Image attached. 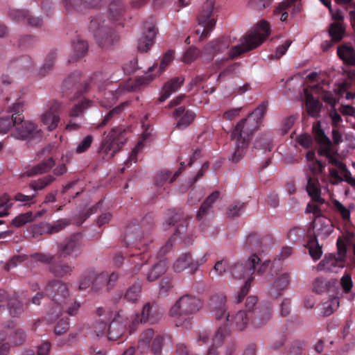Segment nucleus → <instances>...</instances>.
I'll return each instance as SVG.
<instances>
[{
    "label": "nucleus",
    "mask_w": 355,
    "mask_h": 355,
    "mask_svg": "<svg viewBox=\"0 0 355 355\" xmlns=\"http://www.w3.org/2000/svg\"><path fill=\"white\" fill-rule=\"evenodd\" d=\"M268 105V101H263L245 119H241L232 131L230 137L235 148L230 158L232 162H239L243 157L252 135L261 125Z\"/></svg>",
    "instance_id": "obj_1"
},
{
    "label": "nucleus",
    "mask_w": 355,
    "mask_h": 355,
    "mask_svg": "<svg viewBox=\"0 0 355 355\" xmlns=\"http://www.w3.org/2000/svg\"><path fill=\"white\" fill-rule=\"evenodd\" d=\"M269 35V23L265 20L260 21L254 30L245 34L241 44L234 46L230 49L227 58L216 61V69H220L227 60H233L245 52L256 49L263 42Z\"/></svg>",
    "instance_id": "obj_2"
},
{
    "label": "nucleus",
    "mask_w": 355,
    "mask_h": 355,
    "mask_svg": "<svg viewBox=\"0 0 355 355\" xmlns=\"http://www.w3.org/2000/svg\"><path fill=\"white\" fill-rule=\"evenodd\" d=\"M44 291L52 301L51 306L46 311L45 320L49 323H53L60 316L64 306L68 302L69 288L66 283L53 279L47 283Z\"/></svg>",
    "instance_id": "obj_3"
},
{
    "label": "nucleus",
    "mask_w": 355,
    "mask_h": 355,
    "mask_svg": "<svg viewBox=\"0 0 355 355\" xmlns=\"http://www.w3.org/2000/svg\"><path fill=\"white\" fill-rule=\"evenodd\" d=\"M337 254L326 255L318 264V270L332 272H338L340 268L344 267V261L347 254L352 257L355 262V236L350 234L345 240L338 239L336 242Z\"/></svg>",
    "instance_id": "obj_4"
},
{
    "label": "nucleus",
    "mask_w": 355,
    "mask_h": 355,
    "mask_svg": "<svg viewBox=\"0 0 355 355\" xmlns=\"http://www.w3.org/2000/svg\"><path fill=\"white\" fill-rule=\"evenodd\" d=\"M202 306V301L191 295H184L179 298L169 311L170 315L175 318L176 327L185 329L191 327V315L197 313Z\"/></svg>",
    "instance_id": "obj_5"
},
{
    "label": "nucleus",
    "mask_w": 355,
    "mask_h": 355,
    "mask_svg": "<svg viewBox=\"0 0 355 355\" xmlns=\"http://www.w3.org/2000/svg\"><path fill=\"white\" fill-rule=\"evenodd\" d=\"M89 30L92 33L98 45L103 49L112 48L119 40L116 33L106 23L103 15L92 17Z\"/></svg>",
    "instance_id": "obj_6"
},
{
    "label": "nucleus",
    "mask_w": 355,
    "mask_h": 355,
    "mask_svg": "<svg viewBox=\"0 0 355 355\" xmlns=\"http://www.w3.org/2000/svg\"><path fill=\"white\" fill-rule=\"evenodd\" d=\"M126 134L127 130L123 127L113 128L102 139L97 150L98 155L106 161L113 158L125 144L128 139Z\"/></svg>",
    "instance_id": "obj_7"
},
{
    "label": "nucleus",
    "mask_w": 355,
    "mask_h": 355,
    "mask_svg": "<svg viewBox=\"0 0 355 355\" xmlns=\"http://www.w3.org/2000/svg\"><path fill=\"white\" fill-rule=\"evenodd\" d=\"M313 235L311 236L307 243L310 256L314 260H318L322 254V247L319 245L318 237L325 239L333 232L331 222L327 218H318L312 223Z\"/></svg>",
    "instance_id": "obj_8"
},
{
    "label": "nucleus",
    "mask_w": 355,
    "mask_h": 355,
    "mask_svg": "<svg viewBox=\"0 0 355 355\" xmlns=\"http://www.w3.org/2000/svg\"><path fill=\"white\" fill-rule=\"evenodd\" d=\"M80 73L75 71L69 76L64 80V86L69 88L70 85L74 86L80 95L87 93L90 88L97 87L101 89L104 83L110 78L109 75L102 71L95 72L90 78L86 81H80Z\"/></svg>",
    "instance_id": "obj_9"
},
{
    "label": "nucleus",
    "mask_w": 355,
    "mask_h": 355,
    "mask_svg": "<svg viewBox=\"0 0 355 355\" xmlns=\"http://www.w3.org/2000/svg\"><path fill=\"white\" fill-rule=\"evenodd\" d=\"M215 0H207L202 5V9L198 16V24L203 27L202 31L197 29L196 33L200 34L201 40L206 39L210 32L215 27L216 19L214 17L213 10Z\"/></svg>",
    "instance_id": "obj_10"
},
{
    "label": "nucleus",
    "mask_w": 355,
    "mask_h": 355,
    "mask_svg": "<svg viewBox=\"0 0 355 355\" xmlns=\"http://www.w3.org/2000/svg\"><path fill=\"white\" fill-rule=\"evenodd\" d=\"M11 136L27 143H37L42 140V132L38 126L31 121H24L16 124Z\"/></svg>",
    "instance_id": "obj_11"
},
{
    "label": "nucleus",
    "mask_w": 355,
    "mask_h": 355,
    "mask_svg": "<svg viewBox=\"0 0 355 355\" xmlns=\"http://www.w3.org/2000/svg\"><path fill=\"white\" fill-rule=\"evenodd\" d=\"M83 237L80 233H76L66 238L58 245V253L60 257L77 258L83 252Z\"/></svg>",
    "instance_id": "obj_12"
},
{
    "label": "nucleus",
    "mask_w": 355,
    "mask_h": 355,
    "mask_svg": "<svg viewBox=\"0 0 355 355\" xmlns=\"http://www.w3.org/2000/svg\"><path fill=\"white\" fill-rule=\"evenodd\" d=\"M153 227V217L150 214H146L141 220L140 225L129 224L125 230L123 242L126 247L134 243V241L141 239L143 236L141 231H149Z\"/></svg>",
    "instance_id": "obj_13"
},
{
    "label": "nucleus",
    "mask_w": 355,
    "mask_h": 355,
    "mask_svg": "<svg viewBox=\"0 0 355 355\" xmlns=\"http://www.w3.org/2000/svg\"><path fill=\"white\" fill-rule=\"evenodd\" d=\"M173 50H168L166 51L162 57L159 68H157V64L149 67L144 76L135 79V86L140 87L149 84L156 76H159L164 71H165L167 66L173 60Z\"/></svg>",
    "instance_id": "obj_14"
},
{
    "label": "nucleus",
    "mask_w": 355,
    "mask_h": 355,
    "mask_svg": "<svg viewBox=\"0 0 355 355\" xmlns=\"http://www.w3.org/2000/svg\"><path fill=\"white\" fill-rule=\"evenodd\" d=\"M261 258L257 254H252L247 260L234 263L230 267V272L235 279H243L255 273L256 263H259Z\"/></svg>",
    "instance_id": "obj_15"
},
{
    "label": "nucleus",
    "mask_w": 355,
    "mask_h": 355,
    "mask_svg": "<svg viewBox=\"0 0 355 355\" xmlns=\"http://www.w3.org/2000/svg\"><path fill=\"white\" fill-rule=\"evenodd\" d=\"M162 315L156 303H146L143 306L141 314L137 315L132 322L131 331H134L133 328L139 323H157L162 318Z\"/></svg>",
    "instance_id": "obj_16"
},
{
    "label": "nucleus",
    "mask_w": 355,
    "mask_h": 355,
    "mask_svg": "<svg viewBox=\"0 0 355 355\" xmlns=\"http://www.w3.org/2000/svg\"><path fill=\"white\" fill-rule=\"evenodd\" d=\"M128 322L125 313L120 310L114 313L107 329V338L110 340H117L125 334Z\"/></svg>",
    "instance_id": "obj_17"
},
{
    "label": "nucleus",
    "mask_w": 355,
    "mask_h": 355,
    "mask_svg": "<svg viewBox=\"0 0 355 355\" xmlns=\"http://www.w3.org/2000/svg\"><path fill=\"white\" fill-rule=\"evenodd\" d=\"M107 0H61L67 13L84 12L101 7Z\"/></svg>",
    "instance_id": "obj_18"
},
{
    "label": "nucleus",
    "mask_w": 355,
    "mask_h": 355,
    "mask_svg": "<svg viewBox=\"0 0 355 355\" xmlns=\"http://www.w3.org/2000/svg\"><path fill=\"white\" fill-rule=\"evenodd\" d=\"M270 238L261 236L257 233H251L246 238L243 248L247 251L254 252L252 254L261 255L269 249Z\"/></svg>",
    "instance_id": "obj_19"
},
{
    "label": "nucleus",
    "mask_w": 355,
    "mask_h": 355,
    "mask_svg": "<svg viewBox=\"0 0 355 355\" xmlns=\"http://www.w3.org/2000/svg\"><path fill=\"white\" fill-rule=\"evenodd\" d=\"M227 297L223 293L213 295L209 301V310L212 317L219 320L223 318H226L227 313Z\"/></svg>",
    "instance_id": "obj_20"
},
{
    "label": "nucleus",
    "mask_w": 355,
    "mask_h": 355,
    "mask_svg": "<svg viewBox=\"0 0 355 355\" xmlns=\"http://www.w3.org/2000/svg\"><path fill=\"white\" fill-rule=\"evenodd\" d=\"M61 107L60 103L53 101L51 103L48 109L42 114L41 121L47 126L49 131L55 130L60 123L59 112Z\"/></svg>",
    "instance_id": "obj_21"
},
{
    "label": "nucleus",
    "mask_w": 355,
    "mask_h": 355,
    "mask_svg": "<svg viewBox=\"0 0 355 355\" xmlns=\"http://www.w3.org/2000/svg\"><path fill=\"white\" fill-rule=\"evenodd\" d=\"M168 215L169 217L166 223H164V226L166 229L171 225L175 226L174 235L179 236L180 239H184V235L187 232L189 224L187 220L183 218L180 211L175 213L169 211Z\"/></svg>",
    "instance_id": "obj_22"
},
{
    "label": "nucleus",
    "mask_w": 355,
    "mask_h": 355,
    "mask_svg": "<svg viewBox=\"0 0 355 355\" xmlns=\"http://www.w3.org/2000/svg\"><path fill=\"white\" fill-rule=\"evenodd\" d=\"M250 325L254 329L263 327L272 317V309L269 307L255 308L248 311Z\"/></svg>",
    "instance_id": "obj_23"
},
{
    "label": "nucleus",
    "mask_w": 355,
    "mask_h": 355,
    "mask_svg": "<svg viewBox=\"0 0 355 355\" xmlns=\"http://www.w3.org/2000/svg\"><path fill=\"white\" fill-rule=\"evenodd\" d=\"M225 324L230 329L243 331L248 325H250L248 312L240 310L235 313H228L225 318Z\"/></svg>",
    "instance_id": "obj_24"
},
{
    "label": "nucleus",
    "mask_w": 355,
    "mask_h": 355,
    "mask_svg": "<svg viewBox=\"0 0 355 355\" xmlns=\"http://www.w3.org/2000/svg\"><path fill=\"white\" fill-rule=\"evenodd\" d=\"M144 28L143 35L138 40L137 49L141 52H147L152 47L157 35V28L153 23L146 21Z\"/></svg>",
    "instance_id": "obj_25"
},
{
    "label": "nucleus",
    "mask_w": 355,
    "mask_h": 355,
    "mask_svg": "<svg viewBox=\"0 0 355 355\" xmlns=\"http://www.w3.org/2000/svg\"><path fill=\"white\" fill-rule=\"evenodd\" d=\"M230 40L225 37H219L208 42L203 49V53L212 60L214 56L228 49Z\"/></svg>",
    "instance_id": "obj_26"
},
{
    "label": "nucleus",
    "mask_w": 355,
    "mask_h": 355,
    "mask_svg": "<svg viewBox=\"0 0 355 355\" xmlns=\"http://www.w3.org/2000/svg\"><path fill=\"white\" fill-rule=\"evenodd\" d=\"M290 284V274L283 272L278 275L268 287V293L273 298H278L287 289Z\"/></svg>",
    "instance_id": "obj_27"
},
{
    "label": "nucleus",
    "mask_w": 355,
    "mask_h": 355,
    "mask_svg": "<svg viewBox=\"0 0 355 355\" xmlns=\"http://www.w3.org/2000/svg\"><path fill=\"white\" fill-rule=\"evenodd\" d=\"M173 116L177 120L176 127L181 130L189 126L196 117V114L193 111L186 110L184 106L176 108Z\"/></svg>",
    "instance_id": "obj_28"
},
{
    "label": "nucleus",
    "mask_w": 355,
    "mask_h": 355,
    "mask_svg": "<svg viewBox=\"0 0 355 355\" xmlns=\"http://www.w3.org/2000/svg\"><path fill=\"white\" fill-rule=\"evenodd\" d=\"M306 190L312 202L319 204L327 203L326 200L321 197L320 184L317 178H308Z\"/></svg>",
    "instance_id": "obj_29"
},
{
    "label": "nucleus",
    "mask_w": 355,
    "mask_h": 355,
    "mask_svg": "<svg viewBox=\"0 0 355 355\" xmlns=\"http://www.w3.org/2000/svg\"><path fill=\"white\" fill-rule=\"evenodd\" d=\"M89 45L87 41L78 38L71 44V51L69 56V62L78 61L83 58L88 51Z\"/></svg>",
    "instance_id": "obj_30"
},
{
    "label": "nucleus",
    "mask_w": 355,
    "mask_h": 355,
    "mask_svg": "<svg viewBox=\"0 0 355 355\" xmlns=\"http://www.w3.org/2000/svg\"><path fill=\"white\" fill-rule=\"evenodd\" d=\"M337 55L344 64L349 66L355 65V50L352 46L346 44L338 46Z\"/></svg>",
    "instance_id": "obj_31"
},
{
    "label": "nucleus",
    "mask_w": 355,
    "mask_h": 355,
    "mask_svg": "<svg viewBox=\"0 0 355 355\" xmlns=\"http://www.w3.org/2000/svg\"><path fill=\"white\" fill-rule=\"evenodd\" d=\"M305 106L308 114L312 117H317L320 112L321 103L315 98L313 94L309 93L307 89L304 90Z\"/></svg>",
    "instance_id": "obj_32"
},
{
    "label": "nucleus",
    "mask_w": 355,
    "mask_h": 355,
    "mask_svg": "<svg viewBox=\"0 0 355 355\" xmlns=\"http://www.w3.org/2000/svg\"><path fill=\"white\" fill-rule=\"evenodd\" d=\"M13 322H10L8 325V331H9V342L15 345H20L24 343L26 340V332L20 328L14 329ZM8 332L6 333V335Z\"/></svg>",
    "instance_id": "obj_33"
},
{
    "label": "nucleus",
    "mask_w": 355,
    "mask_h": 355,
    "mask_svg": "<svg viewBox=\"0 0 355 355\" xmlns=\"http://www.w3.org/2000/svg\"><path fill=\"white\" fill-rule=\"evenodd\" d=\"M73 270V267L66 262H53L49 268V271L57 277H64L67 275H71Z\"/></svg>",
    "instance_id": "obj_34"
},
{
    "label": "nucleus",
    "mask_w": 355,
    "mask_h": 355,
    "mask_svg": "<svg viewBox=\"0 0 355 355\" xmlns=\"http://www.w3.org/2000/svg\"><path fill=\"white\" fill-rule=\"evenodd\" d=\"M186 268L193 272V257L190 253L182 254L173 263V270L176 272H181Z\"/></svg>",
    "instance_id": "obj_35"
},
{
    "label": "nucleus",
    "mask_w": 355,
    "mask_h": 355,
    "mask_svg": "<svg viewBox=\"0 0 355 355\" xmlns=\"http://www.w3.org/2000/svg\"><path fill=\"white\" fill-rule=\"evenodd\" d=\"M55 165V160L53 157H50L37 165L28 169L26 174L28 177L48 173Z\"/></svg>",
    "instance_id": "obj_36"
},
{
    "label": "nucleus",
    "mask_w": 355,
    "mask_h": 355,
    "mask_svg": "<svg viewBox=\"0 0 355 355\" xmlns=\"http://www.w3.org/2000/svg\"><path fill=\"white\" fill-rule=\"evenodd\" d=\"M168 340L172 343V336L166 333L154 336L150 349L155 355H160L162 351V347L165 340Z\"/></svg>",
    "instance_id": "obj_37"
},
{
    "label": "nucleus",
    "mask_w": 355,
    "mask_h": 355,
    "mask_svg": "<svg viewBox=\"0 0 355 355\" xmlns=\"http://www.w3.org/2000/svg\"><path fill=\"white\" fill-rule=\"evenodd\" d=\"M154 334L152 329H148L141 334L137 345V349L141 353H145L150 349Z\"/></svg>",
    "instance_id": "obj_38"
},
{
    "label": "nucleus",
    "mask_w": 355,
    "mask_h": 355,
    "mask_svg": "<svg viewBox=\"0 0 355 355\" xmlns=\"http://www.w3.org/2000/svg\"><path fill=\"white\" fill-rule=\"evenodd\" d=\"M24 119V116H10L7 115L0 117V134L7 133L12 127L19 123Z\"/></svg>",
    "instance_id": "obj_39"
},
{
    "label": "nucleus",
    "mask_w": 355,
    "mask_h": 355,
    "mask_svg": "<svg viewBox=\"0 0 355 355\" xmlns=\"http://www.w3.org/2000/svg\"><path fill=\"white\" fill-rule=\"evenodd\" d=\"M168 263L166 259H161L158 263L155 264L152 269L148 272L146 276L148 281L153 282L156 280L166 271Z\"/></svg>",
    "instance_id": "obj_40"
},
{
    "label": "nucleus",
    "mask_w": 355,
    "mask_h": 355,
    "mask_svg": "<svg viewBox=\"0 0 355 355\" xmlns=\"http://www.w3.org/2000/svg\"><path fill=\"white\" fill-rule=\"evenodd\" d=\"M210 209L211 208L209 207V205H207L206 203L202 202L198 211L196 218L200 223L199 227L202 232H205L207 228L210 226V221L207 220Z\"/></svg>",
    "instance_id": "obj_41"
},
{
    "label": "nucleus",
    "mask_w": 355,
    "mask_h": 355,
    "mask_svg": "<svg viewBox=\"0 0 355 355\" xmlns=\"http://www.w3.org/2000/svg\"><path fill=\"white\" fill-rule=\"evenodd\" d=\"M328 32L333 42L337 43L344 37L345 28L340 22H334L330 24Z\"/></svg>",
    "instance_id": "obj_42"
},
{
    "label": "nucleus",
    "mask_w": 355,
    "mask_h": 355,
    "mask_svg": "<svg viewBox=\"0 0 355 355\" xmlns=\"http://www.w3.org/2000/svg\"><path fill=\"white\" fill-rule=\"evenodd\" d=\"M96 277V271L94 270H87L83 272L78 280V289L80 291H85L92 287L94 278Z\"/></svg>",
    "instance_id": "obj_43"
},
{
    "label": "nucleus",
    "mask_w": 355,
    "mask_h": 355,
    "mask_svg": "<svg viewBox=\"0 0 355 355\" xmlns=\"http://www.w3.org/2000/svg\"><path fill=\"white\" fill-rule=\"evenodd\" d=\"M107 280V273L96 272V277L93 279L91 291L95 293L102 292L104 289L106 291V282Z\"/></svg>",
    "instance_id": "obj_44"
},
{
    "label": "nucleus",
    "mask_w": 355,
    "mask_h": 355,
    "mask_svg": "<svg viewBox=\"0 0 355 355\" xmlns=\"http://www.w3.org/2000/svg\"><path fill=\"white\" fill-rule=\"evenodd\" d=\"M125 10V5L121 0H114L109 6V15L112 20H119Z\"/></svg>",
    "instance_id": "obj_45"
},
{
    "label": "nucleus",
    "mask_w": 355,
    "mask_h": 355,
    "mask_svg": "<svg viewBox=\"0 0 355 355\" xmlns=\"http://www.w3.org/2000/svg\"><path fill=\"white\" fill-rule=\"evenodd\" d=\"M56 58V50L50 51L44 59L42 67L40 69V74L41 76H45L49 71L53 69Z\"/></svg>",
    "instance_id": "obj_46"
},
{
    "label": "nucleus",
    "mask_w": 355,
    "mask_h": 355,
    "mask_svg": "<svg viewBox=\"0 0 355 355\" xmlns=\"http://www.w3.org/2000/svg\"><path fill=\"white\" fill-rule=\"evenodd\" d=\"M55 180V178L53 175H48L36 180L31 181L29 184V187L35 191H41L50 185Z\"/></svg>",
    "instance_id": "obj_47"
},
{
    "label": "nucleus",
    "mask_w": 355,
    "mask_h": 355,
    "mask_svg": "<svg viewBox=\"0 0 355 355\" xmlns=\"http://www.w3.org/2000/svg\"><path fill=\"white\" fill-rule=\"evenodd\" d=\"M141 291V284L137 282L126 291L124 298L130 302L135 303L140 297Z\"/></svg>",
    "instance_id": "obj_48"
},
{
    "label": "nucleus",
    "mask_w": 355,
    "mask_h": 355,
    "mask_svg": "<svg viewBox=\"0 0 355 355\" xmlns=\"http://www.w3.org/2000/svg\"><path fill=\"white\" fill-rule=\"evenodd\" d=\"M34 66V62L28 55H24L19 58L12 60L9 64V68H19L20 69H30Z\"/></svg>",
    "instance_id": "obj_49"
},
{
    "label": "nucleus",
    "mask_w": 355,
    "mask_h": 355,
    "mask_svg": "<svg viewBox=\"0 0 355 355\" xmlns=\"http://www.w3.org/2000/svg\"><path fill=\"white\" fill-rule=\"evenodd\" d=\"M230 333V329L227 327L225 324L220 327L213 336V345L211 346H214L216 348L221 346Z\"/></svg>",
    "instance_id": "obj_50"
},
{
    "label": "nucleus",
    "mask_w": 355,
    "mask_h": 355,
    "mask_svg": "<svg viewBox=\"0 0 355 355\" xmlns=\"http://www.w3.org/2000/svg\"><path fill=\"white\" fill-rule=\"evenodd\" d=\"M8 308L12 317H18L24 311L23 304L16 297L9 299Z\"/></svg>",
    "instance_id": "obj_51"
},
{
    "label": "nucleus",
    "mask_w": 355,
    "mask_h": 355,
    "mask_svg": "<svg viewBox=\"0 0 355 355\" xmlns=\"http://www.w3.org/2000/svg\"><path fill=\"white\" fill-rule=\"evenodd\" d=\"M333 204V209L334 211L338 214L343 221L345 223L350 221V216L351 212L349 209H347L346 207H345L340 201L338 200H334L332 201Z\"/></svg>",
    "instance_id": "obj_52"
},
{
    "label": "nucleus",
    "mask_w": 355,
    "mask_h": 355,
    "mask_svg": "<svg viewBox=\"0 0 355 355\" xmlns=\"http://www.w3.org/2000/svg\"><path fill=\"white\" fill-rule=\"evenodd\" d=\"M33 220V213L32 211H28L24 214H21L14 218L12 220L11 224L16 227H20L27 223L32 222Z\"/></svg>",
    "instance_id": "obj_53"
},
{
    "label": "nucleus",
    "mask_w": 355,
    "mask_h": 355,
    "mask_svg": "<svg viewBox=\"0 0 355 355\" xmlns=\"http://www.w3.org/2000/svg\"><path fill=\"white\" fill-rule=\"evenodd\" d=\"M313 132L315 140L320 145L322 144H330L331 141L329 138L325 135L319 122L313 126Z\"/></svg>",
    "instance_id": "obj_54"
},
{
    "label": "nucleus",
    "mask_w": 355,
    "mask_h": 355,
    "mask_svg": "<svg viewBox=\"0 0 355 355\" xmlns=\"http://www.w3.org/2000/svg\"><path fill=\"white\" fill-rule=\"evenodd\" d=\"M245 209V203L236 201L231 204L226 212L227 217L234 218L240 216Z\"/></svg>",
    "instance_id": "obj_55"
},
{
    "label": "nucleus",
    "mask_w": 355,
    "mask_h": 355,
    "mask_svg": "<svg viewBox=\"0 0 355 355\" xmlns=\"http://www.w3.org/2000/svg\"><path fill=\"white\" fill-rule=\"evenodd\" d=\"M124 108V103L114 107L104 116L102 121L97 125V128H101L106 125L116 116L119 115Z\"/></svg>",
    "instance_id": "obj_56"
},
{
    "label": "nucleus",
    "mask_w": 355,
    "mask_h": 355,
    "mask_svg": "<svg viewBox=\"0 0 355 355\" xmlns=\"http://www.w3.org/2000/svg\"><path fill=\"white\" fill-rule=\"evenodd\" d=\"M254 147L259 149H264L270 151L272 149V139L270 134H265L257 139Z\"/></svg>",
    "instance_id": "obj_57"
},
{
    "label": "nucleus",
    "mask_w": 355,
    "mask_h": 355,
    "mask_svg": "<svg viewBox=\"0 0 355 355\" xmlns=\"http://www.w3.org/2000/svg\"><path fill=\"white\" fill-rule=\"evenodd\" d=\"M70 220L67 218H61L54 222L52 224H49L47 227V232L50 234H55L60 232L67 226L70 225Z\"/></svg>",
    "instance_id": "obj_58"
},
{
    "label": "nucleus",
    "mask_w": 355,
    "mask_h": 355,
    "mask_svg": "<svg viewBox=\"0 0 355 355\" xmlns=\"http://www.w3.org/2000/svg\"><path fill=\"white\" fill-rule=\"evenodd\" d=\"M331 283L326 279L318 277L315 279L313 285V290L318 294H321L329 290Z\"/></svg>",
    "instance_id": "obj_59"
},
{
    "label": "nucleus",
    "mask_w": 355,
    "mask_h": 355,
    "mask_svg": "<svg viewBox=\"0 0 355 355\" xmlns=\"http://www.w3.org/2000/svg\"><path fill=\"white\" fill-rule=\"evenodd\" d=\"M30 258L33 261H38L44 264L51 265L53 263L55 257L50 253L36 252L31 254Z\"/></svg>",
    "instance_id": "obj_60"
},
{
    "label": "nucleus",
    "mask_w": 355,
    "mask_h": 355,
    "mask_svg": "<svg viewBox=\"0 0 355 355\" xmlns=\"http://www.w3.org/2000/svg\"><path fill=\"white\" fill-rule=\"evenodd\" d=\"M8 15L14 21L26 23L28 10L12 9L9 11Z\"/></svg>",
    "instance_id": "obj_61"
},
{
    "label": "nucleus",
    "mask_w": 355,
    "mask_h": 355,
    "mask_svg": "<svg viewBox=\"0 0 355 355\" xmlns=\"http://www.w3.org/2000/svg\"><path fill=\"white\" fill-rule=\"evenodd\" d=\"M318 154L321 156H325L329 163H331L336 158V152L332 149L331 142L330 141V144H320Z\"/></svg>",
    "instance_id": "obj_62"
},
{
    "label": "nucleus",
    "mask_w": 355,
    "mask_h": 355,
    "mask_svg": "<svg viewBox=\"0 0 355 355\" xmlns=\"http://www.w3.org/2000/svg\"><path fill=\"white\" fill-rule=\"evenodd\" d=\"M92 102L89 100H84L80 103L76 104L70 110L69 116L71 117H78L81 116L84 110L87 108Z\"/></svg>",
    "instance_id": "obj_63"
},
{
    "label": "nucleus",
    "mask_w": 355,
    "mask_h": 355,
    "mask_svg": "<svg viewBox=\"0 0 355 355\" xmlns=\"http://www.w3.org/2000/svg\"><path fill=\"white\" fill-rule=\"evenodd\" d=\"M305 343L303 340L293 341L289 347L286 355H303Z\"/></svg>",
    "instance_id": "obj_64"
}]
</instances>
